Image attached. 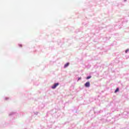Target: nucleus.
<instances>
[{
    "label": "nucleus",
    "mask_w": 129,
    "mask_h": 129,
    "mask_svg": "<svg viewBox=\"0 0 129 129\" xmlns=\"http://www.w3.org/2000/svg\"><path fill=\"white\" fill-rule=\"evenodd\" d=\"M91 78V76H89L86 78V79H90Z\"/></svg>",
    "instance_id": "nucleus-5"
},
{
    "label": "nucleus",
    "mask_w": 129,
    "mask_h": 129,
    "mask_svg": "<svg viewBox=\"0 0 129 129\" xmlns=\"http://www.w3.org/2000/svg\"><path fill=\"white\" fill-rule=\"evenodd\" d=\"M85 86L86 87H89L90 86V83L89 82H86L85 84Z\"/></svg>",
    "instance_id": "nucleus-2"
},
{
    "label": "nucleus",
    "mask_w": 129,
    "mask_h": 129,
    "mask_svg": "<svg viewBox=\"0 0 129 129\" xmlns=\"http://www.w3.org/2000/svg\"><path fill=\"white\" fill-rule=\"evenodd\" d=\"M128 52V49H126V50H125V53H127Z\"/></svg>",
    "instance_id": "nucleus-6"
},
{
    "label": "nucleus",
    "mask_w": 129,
    "mask_h": 129,
    "mask_svg": "<svg viewBox=\"0 0 129 129\" xmlns=\"http://www.w3.org/2000/svg\"><path fill=\"white\" fill-rule=\"evenodd\" d=\"M79 80H81V77L78 78V81H79Z\"/></svg>",
    "instance_id": "nucleus-7"
},
{
    "label": "nucleus",
    "mask_w": 129,
    "mask_h": 129,
    "mask_svg": "<svg viewBox=\"0 0 129 129\" xmlns=\"http://www.w3.org/2000/svg\"><path fill=\"white\" fill-rule=\"evenodd\" d=\"M58 85L59 83H55L53 85V86L51 87V88H52V89H55V88H56V87H57V86H58Z\"/></svg>",
    "instance_id": "nucleus-1"
},
{
    "label": "nucleus",
    "mask_w": 129,
    "mask_h": 129,
    "mask_svg": "<svg viewBox=\"0 0 129 129\" xmlns=\"http://www.w3.org/2000/svg\"><path fill=\"white\" fill-rule=\"evenodd\" d=\"M125 1V2L126 1V0H124Z\"/></svg>",
    "instance_id": "nucleus-8"
},
{
    "label": "nucleus",
    "mask_w": 129,
    "mask_h": 129,
    "mask_svg": "<svg viewBox=\"0 0 129 129\" xmlns=\"http://www.w3.org/2000/svg\"><path fill=\"white\" fill-rule=\"evenodd\" d=\"M69 65H70V63L68 62L66 64H64V68H67V67H68V66H69Z\"/></svg>",
    "instance_id": "nucleus-3"
},
{
    "label": "nucleus",
    "mask_w": 129,
    "mask_h": 129,
    "mask_svg": "<svg viewBox=\"0 0 129 129\" xmlns=\"http://www.w3.org/2000/svg\"><path fill=\"white\" fill-rule=\"evenodd\" d=\"M119 89L118 88H117L116 90L115 91V93H116L118 91H119Z\"/></svg>",
    "instance_id": "nucleus-4"
}]
</instances>
